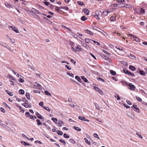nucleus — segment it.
Listing matches in <instances>:
<instances>
[{
	"label": "nucleus",
	"mask_w": 147,
	"mask_h": 147,
	"mask_svg": "<svg viewBox=\"0 0 147 147\" xmlns=\"http://www.w3.org/2000/svg\"><path fill=\"white\" fill-rule=\"evenodd\" d=\"M24 103L22 104V105L26 108H31V104L28 103V101L27 102H25Z\"/></svg>",
	"instance_id": "1"
},
{
	"label": "nucleus",
	"mask_w": 147,
	"mask_h": 147,
	"mask_svg": "<svg viewBox=\"0 0 147 147\" xmlns=\"http://www.w3.org/2000/svg\"><path fill=\"white\" fill-rule=\"evenodd\" d=\"M128 86L129 87V89L132 91H134L136 88L135 86L133 85L131 83H129L128 84Z\"/></svg>",
	"instance_id": "2"
},
{
	"label": "nucleus",
	"mask_w": 147,
	"mask_h": 147,
	"mask_svg": "<svg viewBox=\"0 0 147 147\" xmlns=\"http://www.w3.org/2000/svg\"><path fill=\"white\" fill-rule=\"evenodd\" d=\"M31 12L33 13H36L38 14H41V13L36 9L32 8L31 9Z\"/></svg>",
	"instance_id": "3"
},
{
	"label": "nucleus",
	"mask_w": 147,
	"mask_h": 147,
	"mask_svg": "<svg viewBox=\"0 0 147 147\" xmlns=\"http://www.w3.org/2000/svg\"><path fill=\"white\" fill-rule=\"evenodd\" d=\"M94 88L96 91H98L100 94H103L102 91L99 88L95 86Z\"/></svg>",
	"instance_id": "4"
},
{
	"label": "nucleus",
	"mask_w": 147,
	"mask_h": 147,
	"mask_svg": "<svg viewBox=\"0 0 147 147\" xmlns=\"http://www.w3.org/2000/svg\"><path fill=\"white\" fill-rule=\"evenodd\" d=\"M36 115L37 116V117L40 119H43L44 120V118L43 117H42L41 115H40L38 113L36 112Z\"/></svg>",
	"instance_id": "5"
},
{
	"label": "nucleus",
	"mask_w": 147,
	"mask_h": 147,
	"mask_svg": "<svg viewBox=\"0 0 147 147\" xmlns=\"http://www.w3.org/2000/svg\"><path fill=\"white\" fill-rule=\"evenodd\" d=\"M83 11L84 12L85 14L88 15L89 13V10L86 8L84 9H83Z\"/></svg>",
	"instance_id": "6"
},
{
	"label": "nucleus",
	"mask_w": 147,
	"mask_h": 147,
	"mask_svg": "<svg viewBox=\"0 0 147 147\" xmlns=\"http://www.w3.org/2000/svg\"><path fill=\"white\" fill-rule=\"evenodd\" d=\"M15 106L18 107V108H19L20 109V111H21V112H24V109H23L22 107L21 106H20L19 104H17V103H16L15 104Z\"/></svg>",
	"instance_id": "7"
},
{
	"label": "nucleus",
	"mask_w": 147,
	"mask_h": 147,
	"mask_svg": "<svg viewBox=\"0 0 147 147\" xmlns=\"http://www.w3.org/2000/svg\"><path fill=\"white\" fill-rule=\"evenodd\" d=\"M94 14L99 17L102 14V13L100 11H95Z\"/></svg>",
	"instance_id": "8"
},
{
	"label": "nucleus",
	"mask_w": 147,
	"mask_h": 147,
	"mask_svg": "<svg viewBox=\"0 0 147 147\" xmlns=\"http://www.w3.org/2000/svg\"><path fill=\"white\" fill-rule=\"evenodd\" d=\"M121 83L123 86H125V85L128 86V82L125 80H122L121 81Z\"/></svg>",
	"instance_id": "9"
},
{
	"label": "nucleus",
	"mask_w": 147,
	"mask_h": 147,
	"mask_svg": "<svg viewBox=\"0 0 147 147\" xmlns=\"http://www.w3.org/2000/svg\"><path fill=\"white\" fill-rule=\"evenodd\" d=\"M132 107L136 110V111H136H137L138 113L140 112L139 108L137 107L136 105H133Z\"/></svg>",
	"instance_id": "10"
},
{
	"label": "nucleus",
	"mask_w": 147,
	"mask_h": 147,
	"mask_svg": "<svg viewBox=\"0 0 147 147\" xmlns=\"http://www.w3.org/2000/svg\"><path fill=\"white\" fill-rule=\"evenodd\" d=\"M91 41H93V40L88 38H86L85 39V42L87 43H90Z\"/></svg>",
	"instance_id": "11"
},
{
	"label": "nucleus",
	"mask_w": 147,
	"mask_h": 147,
	"mask_svg": "<svg viewBox=\"0 0 147 147\" xmlns=\"http://www.w3.org/2000/svg\"><path fill=\"white\" fill-rule=\"evenodd\" d=\"M129 68L130 69L133 71H134L136 70V68L134 66L131 65H130Z\"/></svg>",
	"instance_id": "12"
},
{
	"label": "nucleus",
	"mask_w": 147,
	"mask_h": 147,
	"mask_svg": "<svg viewBox=\"0 0 147 147\" xmlns=\"http://www.w3.org/2000/svg\"><path fill=\"white\" fill-rule=\"evenodd\" d=\"M133 38L136 42H139L140 41L139 39L136 36H133Z\"/></svg>",
	"instance_id": "13"
},
{
	"label": "nucleus",
	"mask_w": 147,
	"mask_h": 147,
	"mask_svg": "<svg viewBox=\"0 0 147 147\" xmlns=\"http://www.w3.org/2000/svg\"><path fill=\"white\" fill-rule=\"evenodd\" d=\"M85 32L86 33H87L88 34H90L91 35H93V33L90 30H85Z\"/></svg>",
	"instance_id": "14"
},
{
	"label": "nucleus",
	"mask_w": 147,
	"mask_h": 147,
	"mask_svg": "<svg viewBox=\"0 0 147 147\" xmlns=\"http://www.w3.org/2000/svg\"><path fill=\"white\" fill-rule=\"evenodd\" d=\"M5 6L7 8H13V7L12 6H11L10 4H9L7 3H5Z\"/></svg>",
	"instance_id": "15"
},
{
	"label": "nucleus",
	"mask_w": 147,
	"mask_h": 147,
	"mask_svg": "<svg viewBox=\"0 0 147 147\" xmlns=\"http://www.w3.org/2000/svg\"><path fill=\"white\" fill-rule=\"evenodd\" d=\"M81 78L85 82L88 83V80L84 76H82L81 77Z\"/></svg>",
	"instance_id": "16"
},
{
	"label": "nucleus",
	"mask_w": 147,
	"mask_h": 147,
	"mask_svg": "<svg viewBox=\"0 0 147 147\" xmlns=\"http://www.w3.org/2000/svg\"><path fill=\"white\" fill-rule=\"evenodd\" d=\"M26 96L28 100L30 99V94L28 92H26Z\"/></svg>",
	"instance_id": "17"
},
{
	"label": "nucleus",
	"mask_w": 147,
	"mask_h": 147,
	"mask_svg": "<svg viewBox=\"0 0 147 147\" xmlns=\"http://www.w3.org/2000/svg\"><path fill=\"white\" fill-rule=\"evenodd\" d=\"M139 73L141 75L143 76H146V74L145 72L144 71L142 70H140L139 71Z\"/></svg>",
	"instance_id": "18"
},
{
	"label": "nucleus",
	"mask_w": 147,
	"mask_h": 147,
	"mask_svg": "<svg viewBox=\"0 0 147 147\" xmlns=\"http://www.w3.org/2000/svg\"><path fill=\"white\" fill-rule=\"evenodd\" d=\"M82 44L83 46L84 47H85L88 50L89 49V46L87 45L86 44L84 43H83Z\"/></svg>",
	"instance_id": "19"
},
{
	"label": "nucleus",
	"mask_w": 147,
	"mask_h": 147,
	"mask_svg": "<svg viewBox=\"0 0 147 147\" xmlns=\"http://www.w3.org/2000/svg\"><path fill=\"white\" fill-rule=\"evenodd\" d=\"M57 134L59 135L62 136L63 134V133L61 131L59 130H57L56 131Z\"/></svg>",
	"instance_id": "20"
},
{
	"label": "nucleus",
	"mask_w": 147,
	"mask_h": 147,
	"mask_svg": "<svg viewBox=\"0 0 147 147\" xmlns=\"http://www.w3.org/2000/svg\"><path fill=\"white\" fill-rule=\"evenodd\" d=\"M86 143L88 145H90V143L89 141L86 138H84V139Z\"/></svg>",
	"instance_id": "21"
},
{
	"label": "nucleus",
	"mask_w": 147,
	"mask_h": 147,
	"mask_svg": "<svg viewBox=\"0 0 147 147\" xmlns=\"http://www.w3.org/2000/svg\"><path fill=\"white\" fill-rule=\"evenodd\" d=\"M21 142L25 146L30 145V144L29 143L24 141H22Z\"/></svg>",
	"instance_id": "22"
},
{
	"label": "nucleus",
	"mask_w": 147,
	"mask_h": 147,
	"mask_svg": "<svg viewBox=\"0 0 147 147\" xmlns=\"http://www.w3.org/2000/svg\"><path fill=\"white\" fill-rule=\"evenodd\" d=\"M110 19L111 22H114L116 20V18L114 16L111 17Z\"/></svg>",
	"instance_id": "23"
},
{
	"label": "nucleus",
	"mask_w": 147,
	"mask_h": 147,
	"mask_svg": "<svg viewBox=\"0 0 147 147\" xmlns=\"http://www.w3.org/2000/svg\"><path fill=\"white\" fill-rule=\"evenodd\" d=\"M19 93L22 95H23L24 93V91L22 89H20L19 91Z\"/></svg>",
	"instance_id": "24"
},
{
	"label": "nucleus",
	"mask_w": 147,
	"mask_h": 147,
	"mask_svg": "<svg viewBox=\"0 0 147 147\" xmlns=\"http://www.w3.org/2000/svg\"><path fill=\"white\" fill-rule=\"evenodd\" d=\"M74 128L76 130L78 131H81V130L80 128L78 127H77L75 126H74Z\"/></svg>",
	"instance_id": "25"
},
{
	"label": "nucleus",
	"mask_w": 147,
	"mask_h": 147,
	"mask_svg": "<svg viewBox=\"0 0 147 147\" xmlns=\"http://www.w3.org/2000/svg\"><path fill=\"white\" fill-rule=\"evenodd\" d=\"M81 19L82 21H84L86 20L87 19V18L85 17V16H83L81 17Z\"/></svg>",
	"instance_id": "26"
},
{
	"label": "nucleus",
	"mask_w": 147,
	"mask_h": 147,
	"mask_svg": "<svg viewBox=\"0 0 147 147\" xmlns=\"http://www.w3.org/2000/svg\"><path fill=\"white\" fill-rule=\"evenodd\" d=\"M75 79L77 80L78 82H81V79L80 78V77H79L78 76H75Z\"/></svg>",
	"instance_id": "27"
},
{
	"label": "nucleus",
	"mask_w": 147,
	"mask_h": 147,
	"mask_svg": "<svg viewBox=\"0 0 147 147\" xmlns=\"http://www.w3.org/2000/svg\"><path fill=\"white\" fill-rule=\"evenodd\" d=\"M123 72L125 74L128 75L129 71L125 69H123Z\"/></svg>",
	"instance_id": "28"
},
{
	"label": "nucleus",
	"mask_w": 147,
	"mask_h": 147,
	"mask_svg": "<svg viewBox=\"0 0 147 147\" xmlns=\"http://www.w3.org/2000/svg\"><path fill=\"white\" fill-rule=\"evenodd\" d=\"M43 107L44 109L46 110H47L48 111H49V112L51 111V109L49 108L48 107L43 106V107Z\"/></svg>",
	"instance_id": "29"
},
{
	"label": "nucleus",
	"mask_w": 147,
	"mask_h": 147,
	"mask_svg": "<svg viewBox=\"0 0 147 147\" xmlns=\"http://www.w3.org/2000/svg\"><path fill=\"white\" fill-rule=\"evenodd\" d=\"M110 72L114 76L116 74L115 71L113 70H110Z\"/></svg>",
	"instance_id": "30"
},
{
	"label": "nucleus",
	"mask_w": 147,
	"mask_h": 147,
	"mask_svg": "<svg viewBox=\"0 0 147 147\" xmlns=\"http://www.w3.org/2000/svg\"><path fill=\"white\" fill-rule=\"evenodd\" d=\"M48 7L51 9H53L54 7V6L52 4L50 3Z\"/></svg>",
	"instance_id": "31"
},
{
	"label": "nucleus",
	"mask_w": 147,
	"mask_h": 147,
	"mask_svg": "<svg viewBox=\"0 0 147 147\" xmlns=\"http://www.w3.org/2000/svg\"><path fill=\"white\" fill-rule=\"evenodd\" d=\"M59 141L61 142V143H63L64 145H65L66 144V142L64 140H62L61 139H60L59 140Z\"/></svg>",
	"instance_id": "32"
},
{
	"label": "nucleus",
	"mask_w": 147,
	"mask_h": 147,
	"mask_svg": "<svg viewBox=\"0 0 147 147\" xmlns=\"http://www.w3.org/2000/svg\"><path fill=\"white\" fill-rule=\"evenodd\" d=\"M51 119L55 123H56L57 121V120L56 118L52 117Z\"/></svg>",
	"instance_id": "33"
},
{
	"label": "nucleus",
	"mask_w": 147,
	"mask_h": 147,
	"mask_svg": "<svg viewBox=\"0 0 147 147\" xmlns=\"http://www.w3.org/2000/svg\"><path fill=\"white\" fill-rule=\"evenodd\" d=\"M115 97L118 100H121L119 96L117 94L115 95Z\"/></svg>",
	"instance_id": "34"
},
{
	"label": "nucleus",
	"mask_w": 147,
	"mask_h": 147,
	"mask_svg": "<svg viewBox=\"0 0 147 147\" xmlns=\"http://www.w3.org/2000/svg\"><path fill=\"white\" fill-rule=\"evenodd\" d=\"M136 98L137 100L139 101V102H141L142 101V99L139 97L138 96H136Z\"/></svg>",
	"instance_id": "35"
},
{
	"label": "nucleus",
	"mask_w": 147,
	"mask_h": 147,
	"mask_svg": "<svg viewBox=\"0 0 147 147\" xmlns=\"http://www.w3.org/2000/svg\"><path fill=\"white\" fill-rule=\"evenodd\" d=\"M61 8L62 9H64L65 10H67V11L69 9V8L67 7H65V6L62 7H61Z\"/></svg>",
	"instance_id": "36"
},
{
	"label": "nucleus",
	"mask_w": 147,
	"mask_h": 147,
	"mask_svg": "<svg viewBox=\"0 0 147 147\" xmlns=\"http://www.w3.org/2000/svg\"><path fill=\"white\" fill-rule=\"evenodd\" d=\"M63 136L65 138H69V136L66 134H63Z\"/></svg>",
	"instance_id": "37"
},
{
	"label": "nucleus",
	"mask_w": 147,
	"mask_h": 147,
	"mask_svg": "<svg viewBox=\"0 0 147 147\" xmlns=\"http://www.w3.org/2000/svg\"><path fill=\"white\" fill-rule=\"evenodd\" d=\"M103 58H104L107 61L108 60V59H109V58L106 55H104L103 54L102 55V56Z\"/></svg>",
	"instance_id": "38"
},
{
	"label": "nucleus",
	"mask_w": 147,
	"mask_h": 147,
	"mask_svg": "<svg viewBox=\"0 0 147 147\" xmlns=\"http://www.w3.org/2000/svg\"><path fill=\"white\" fill-rule=\"evenodd\" d=\"M45 94L46 95H49L51 96V94L49 92L47 91H45Z\"/></svg>",
	"instance_id": "39"
},
{
	"label": "nucleus",
	"mask_w": 147,
	"mask_h": 147,
	"mask_svg": "<svg viewBox=\"0 0 147 147\" xmlns=\"http://www.w3.org/2000/svg\"><path fill=\"white\" fill-rule=\"evenodd\" d=\"M93 136L94 137L99 139V138L98 137V136L97 134L96 133L94 134H93Z\"/></svg>",
	"instance_id": "40"
},
{
	"label": "nucleus",
	"mask_w": 147,
	"mask_h": 147,
	"mask_svg": "<svg viewBox=\"0 0 147 147\" xmlns=\"http://www.w3.org/2000/svg\"><path fill=\"white\" fill-rule=\"evenodd\" d=\"M102 51L103 52H104V53H105L106 54L108 55H111V54L110 53H109L107 51H106L105 50H103Z\"/></svg>",
	"instance_id": "41"
},
{
	"label": "nucleus",
	"mask_w": 147,
	"mask_h": 147,
	"mask_svg": "<svg viewBox=\"0 0 147 147\" xmlns=\"http://www.w3.org/2000/svg\"><path fill=\"white\" fill-rule=\"evenodd\" d=\"M36 121L37 122V123L38 125H41V123L40 121L39 120L37 119Z\"/></svg>",
	"instance_id": "42"
},
{
	"label": "nucleus",
	"mask_w": 147,
	"mask_h": 147,
	"mask_svg": "<svg viewBox=\"0 0 147 147\" xmlns=\"http://www.w3.org/2000/svg\"><path fill=\"white\" fill-rule=\"evenodd\" d=\"M56 8L55 10L57 11L58 13H60V11L59 10V7L55 6Z\"/></svg>",
	"instance_id": "43"
},
{
	"label": "nucleus",
	"mask_w": 147,
	"mask_h": 147,
	"mask_svg": "<svg viewBox=\"0 0 147 147\" xmlns=\"http://www.w3.org/2000/svg\"><path fill=\"white\" fill-rule=\"evenodd\" d=\"M69 142L71 143L74 144L75 143V141L72 139H70L69 140Z\"/></svg>",
	"instance_id": "44"
},
{
	"label": "nucleus",
	"mask_w": 147,
	"mask_h": 147,
	"mask_svg": "<svg viewBox=\"0 0 147 147\" xmlns=\"http://www.w3.org/2000/svg\"><path fill=\"white\" fill-rule=\"evenodd\" d=\"M93 16L95 17L98 20H100V18L99 16L96 15L95 14H94L93 15Z\"/></svg>",
	"instance_id": "45"
},
{
	"label": "nucleus",
	"mask_w": 147,
	"mask_h": 147,
	"mask_svg": "<svg viewBox=\"0 0 147 147\" xmlns=\"http://www.w3.org/2000/svg\"><path fill=\"white\" fill-rule=\"evenodd\" d=\"M108 12L106 11H103L102 12V14L105 16L107 15L108 14Z\"/></svg>",
	"instance_id": "46"
},
{
	"label": "nucleus",
	"mask_w": 147,
	"mask_h": 147,
	"mask_svg": "<svg viewBox=\"0 0 147 147\" xmlns=\"http://www.w3.org/2000/svg\"><path fill=\"white\" fill-rule=\"evenodd\" d=\"M78 118L80 119L83 121H84V119H85V118L84 117L80 116H79Z\"/></svg>",
	"instance_id": "47"
},
{
	"label": "nucleus",
	"mask_w": 147,
	"mask_h": 147,
	"mask_svg": "<svg viewBox=\"0 0 147 147\" xmlns=\"http://www.w3.org/2000/svg\"><path fill=\"white\" fill-rule=\"evenodd\" d=\"M95 105L96 107V109L98 110H100V109L99 105L96 104H95Z\"/></svg>",
	"instance_id": "48"
},
{
	"label": "nucleus",
	"mask_w": 147,
	"mask_h": 147,
	"mask_svg": "<svg viewBox=\"0 0 147 147\" xmlns=\"http://www.w3.org/2000/svg\"><path fill=\"white\" fill-rule=\"evenodd\" d=\"M124 5L125 4H119L118 7H126Z\"/></svg>",
	"instance_id": "49"
},
{
	"label": "nucleus",
	"mask_w": 147,
	"mask_h": 147,
	"mask_svg": "<svg viewBox=\"0 0 147 147\" xmlns=\"http://www.w3.org/2000/svg\"><path fill=\"white\" fill-rule=\"evenodd\" d=\"M77 3L79 5L81 6L83 5L84 4L83 2L81 1H78Z\"/></svg>",
	"instance_id": "50"
},
{
	"label": "nucleus",
	"mask_w": 147,
	"mask_h": 147,
	"mask_svg": "<svg viewBox=\"0 0 147 147\" xmlns=\"http://www.w3.org/2000/svg\"><path fill=\"white\" fill-rule=\"evenodd\" d=\"M97 80H99L100 81H102L103 82H105V81L103 79L101 78L100 77H97Z\"/></svg>",
	"instance_id": "51"
},
{
	"label": "nucleus",
	"mask_w": 147,
	"mask_h": 147,
	"mask_svg": "<svg viewBox=\"0 0 147 147\" xmlns=\"http://www.w3.org/2000/svg\"><path fill=\"white\" fill-rule=\"evenodd\" d=\"M67 74L69 76H70L72 77L73 78L74 77V75L73 74L67 73Z\"/></svg>",
	"instance_id": "52"
},
{
	"label": "nucleus",
	"mask_w": 147,
	"mask_h": 147,
	"mask_svg": "<svg viewBox=\"0 0 147 147\" xmlns=\"http://www.w3.org/2000/svg\"><path fill=\"white\" fill-rule=\"evenodd\" d=\"M117 2L118 3H121L123 2H125V1L124 0H117Z\"/></svg>",
	"instance_id": "53"
},
{
	"label": "nucleus",
	"mask_w": 147,
	"mask_h": 147,
	"mask_svg": "<svg viewBox=\"0 0 147 147\" xmlns=\"http://www.w3.org/2000/svg\"><path fill=\"white\" fill-rule=\"evenodd\" d=\"M128 75L131 76H135L134 75V74L133 73L129 72V73H128Z\"/></svg>",
	"instance_id": "54"
},
{
	"label": "nucleus",
	"mask_w": 147,
	"mask_h": 147,
	"mask_svg": "<svg viewBox=\"0 0 147 147\" xmlns=\"http://www.w3.org/2000/svg\"><path fill=\"white\" fill-rule=\"evenodd\" d=\"M76 51H79L80 50L81 48H80V47H76Z\"/></svg>",
	"instance_id": "55"
},
{
	"label": "nucleus",
	"mask_w": 147,
	"mask_h": 147,
	"mask_svg": "<svg viewBox=\"0 0 147 147\" xmlns=\"http://www.w3.org/2000/svg\"><path fill=\"white\" fill-rule=\"evenodd\" d=\"M11 70L12 71L13 73L15 74L16 75H18V77H19V74H18V73H16V72H15L13 70V69H11Z\"/></svg>",
	"instance_id": "56"
},
{
	"label": "nucleus",
	"mask_w": 147,
	"mask_h": 147,
	"mask_svg": "<svg viewBox=\"0 0 147 147\" xmlns=\"http://www.w3.org/2000/svg\"><path fill=\"white\" fill-rule=\"evenodd\" d=\"M44 4L47 6H49V4L50 3L49 2L45 1L44 2Z\"/></svg>",
	"instance_id": "57"
},
{
	"label": "nucleus",
	"mask_w": 147,
	"mask_h": 147,
	"mask_svg": "<svg viewBox=\"0 0 147 147\" xmlns=\"http://www.w3.org/2000/svg\"><path fill=\"white\" fill-rule=\"evenodd\" d=\"M0 109H1V112H2L4 113H5V110L4 108H3L2 107H1L0 108Z\"/></svg>",
	"instance_id": "58"
},
{
	"label": "nucleus",
	"mask_w": 147,
	"mask_h": 147,
	"mask_svg": "<svg viewBox=\"0 0 147 147\" xmlns=\"http://www.w3.org/2000/svg\"><path fill=\"white\" fill-rule=\"evenodd\" d=\"M92 41L95 44H96L97 45H100V43L99 42H98L97 41H95L94 40H93V41Z\"/></svg>",
	"instance_id": "59"
},
{
	"label": "nucleus",
	"mask_w": 147,
	"mask_h": 147,
	"mask_svg": "<svg viewBox=\"0 0 147 147\" xmlns=\"http://www.w3.org/2000/svg\"><path fill=\"white\" fill-rule=\"evenodd\" d=\"M19 82L23 83L24 82V80L22 78H20L18 80Z\"/></svg>",
	"instance_id": "60"
},
{
	"label": "nucleus",
	"mask_w": 147,
	"mask_h": 147,
	"mask_svg": "<svg viewBox=\"0 0 147 147\" xmlns=\"http://www.w3.org/2000/svg\"><path fill=\"white\" fill-rule=\"evenodd\" d=\"M136 134L137 135H138L139 137L141 138V139H142L143 138V137L142 136H141V134H138V132H137L136 133Z\"/></svg>",
	"instance_id": "61"
},
{
	"label": "nucleus",
	"mask_w": 147,
	"mask_h": 147,
	"mask_svg": "<svg viewBox=\"0 0 147 147\" xmlns=\"http://www.w3.org/2000/svg\"><path fill=\"white\" fill-rule=\"evenodd\" d=\"M70 61L71 63H73L74 65H75V63H76V62L73 59H71Z\"/></svg>",
	"instance_id": "62"
},
{
	"label": "nucleus",
	"mask_w": 147,
	"mask_h": 147,
	"mask_svg": "<svg viewBox=\"0 0 147 147\" xmlns=\"http://www.w3.org/2000/svg\"><path fill=\"white\" fill-rule=\"evenodd\" d=\"M3 104L5 105L6 107H8L10 109V108L7 105L6 103H5V102H3Z\"/></svg>",
	"instance_id": "63"
},
{
	"label": "nucleus",
	"mask_w": 147,
	"mask_h": 147,
	"mask_svg": "<svg viewBox=\"0 0 147 147\" xmlns=\"http://www.w3.org/2000/svg\"><path fill=\"white\" fill-rule=\"evenodd\" d=\"M65 67L66 68H67L68 70H70L71 69V68L70 67H69L67 65H66L65 66Z\"/></svg>",
	"instance_id": "64"
}]
</instances>
